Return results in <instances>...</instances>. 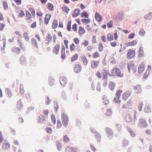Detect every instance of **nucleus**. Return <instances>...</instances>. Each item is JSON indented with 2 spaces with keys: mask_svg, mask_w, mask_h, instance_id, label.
<instances>
[{
  "mask_svg": "<svg viewBox=\"0 0 152 152\" xmlns=\"http://www.w3.org/2000/svg\"><path fill=\"white\" fill-rule=\"evenodd\" d=\"M102 99L103 102L105 105H106L109 104V101L105 95H103Z\"/></svg>",
  "mask_w": 152,
  "mask_h": 152,
  "instance_id": "nucleus-26",
  "label": "nucleus"
},
{
  "mask_svg": "<svg viewBox=\"0 0 152 152\" xmlns=\"http://www.w3.org/2000/svg\"><path fill=\"white\" fill-rule=\"evenodd\" d=\"M59 80L60 84L63 86H64L67 82L66 78L64 76L60 77Z\"/></svg>",
  "mask_w": 152,
  "mask_h": 152,
  "instance_id": "nucleus-8",
  "label": "nucleus"
},
{
  "mask_svg": "<svg viewBox=\"0 0 152 152\" xmlns=\"http://www.w3.org/2000/svg\"><path fill=\"white\" fill-rule=\"evenodd\" d=\"M61 97L64 99H65L66 98V95L64 91H62L61 93Z\"/></svg>",
  "mask_w": 152,
  "mask_h": 152,
  "instance_id": "nucleus-59",
  "label": "nucleus"
},
{
  "mask_svg": "<svg viewBox=\"0 0 152 152\" xmlns=\"http://www.w3.org/2000/svg\"><path fill=\"white\" fill-rule=\"evenodd\" d=\"M135 51L134 50L129 49L128 50L127 54V58L130 59L133 57L134 55Z\"/></svg>",
  "mask_w": 152,
  "mask_h": 152,
  "instance_id": "nucleus-7",
  "label": "nucleus"
},
{
  "mask_svg": "<svg viewBox=\"0 0 152 152\" xmlns=\"http://www.w3.org/2000/svg\"><path fill=\"white\" fill-rule=\"evenodd\" d=\"M32 44L34 47L38 48V46L37 45V42L36 39L34 38H32L31 39Z\"/></svg>",
  "mask_w": 152,
  "mask_h": 152,
  "instance_id": "nucleus-30",
  "label": "nucleus"
},
{
  "mask_svg": "<svg viewBox=\"0 0 152 152\" xmlns=\"http://www.w3.org/2000/svg\"><path fill=\"white\" fill-rule=\"evenodd\" d=\"M122 92V91L121 90H119L116 91L115 95L116 96V97L118 99H119L121 96V94Z\"/></svg>",
  "mask_w": 152,
  "mask_h": 152,
  "instance_id": "nucleus-37",
  "label": "nucleus"
},
{
  "mask_svg": "<svg viewBox=\"0 0 152 152\" xmlns=\"http://www.w3.org/2000/svg\"><path fill=\"white\" fill-rule=\"evenodd\" d=\"M143 104L142 102H140L138 104V108L140 111H141L142 110Z\"/></svg>",
  "mask_w": 152,
  "mask_h": 152,
  "instance_id": "nucleus-45",
  "label": "nucleus"
},
{
  "mask_svg": "<svg viewBox=\"0 0 152 152\" xmlns=\"http://www.w3.org/2000/svg\"><path fill=\"white\" fill-rule=\"evenodd\" d=\"M20 61L21 64L24 65L25 64L26 62V60L25 56L23 55L20 58Z\"/></svg>",
  "mask_w": 152,
  "mask_h": 152,
  "instance_id": "nucleus-15",
  "label": "nucleus"
},
{
  "mask_svg": "<svg viewBox=\"0 0 152 152\" xmlns=\"http://www.w3.org/2000/svg\"><path fill=\"white\" fill-rule=\"evenodd\" d=\"M10 146V145L8 142L5 141L2 144V148L4 149H7L9 148Z\"/></svg>",
  "mask_w": 152,
  "mask_h": 152,
  "instance_id": "nucleus-22",
  "label": "nucleus"
},
{
  "mask_svg": "<svg viewBox=\"0 0 152 152\" xmlns=\"http://www.w3.org/2000/svg\"><path fill=\"white\" fill-rule=\"evenodd\" d=\"M6 39H3L0 41V46L1 47V50L3 51L4 50L6 46Z\"/></svg>",
  "mask_w": 152,
  "mask_h": 152,
  "instance_id": "nucleus-6",
  "label": "nucleus"
},
{
  "mask_svg": "<svg viewBox=\"0 0 152 152\" xmlns=\"http://www.w3.org/2000/svg\"><path fill=\"white\" fill-rule=\"evenodd\" d=\"M99 63V61H93L91 63V67L93 69H94L95 68L97 67Z\"/></svg>",
  "mask_w": 152,
  "mask_h": 152,
  "instance_id": "nucleus-18",
  "label": "nucleus"
},
{
  "mask_svg": "<svg viewBox=\"0 0 152 152\" xmlns=\"http://www.w3.org/2000/svg\"><path fill=\"white\" fill-rule=\"evenodd\" d=\"M5 91L8 94V97H10L12 96L11 91L9 88H6L5 89Z\"/></svg>",
  "mask_w": 152,
  "mask_h": 152,
  "instance_id": "nucleus-50",
  "label": "nucleus"
},
{
  "mask_svg": "<svg viewBox=\"0 0 152 152\" xmlns=\"http://www.w3.org/2000/svg\"><path fill=\"white\" fill-rule=\"evenodd\" d=\"M75 46L74 43H72L70 45V49L71 51H73L74 50Z\"/></svg>",
  "mask_w": 152,
  "mask_h": 152,
  "instance_id": "nucleus-63",
  "label": "nucleus"
},
{
  "mask_svg": "<svg viewBox=\"0 0 152 152\" xmlns=\"http://www.w3.org/2000/svg\"><path fill=\"white\" fill-rule=\"evenodd\" d=\"M26 15L27 19L28 20H30L31 18V15L28 11H26Z\"/></svg>",
  "mask_w": 152,
  "mask_h": 152,
  "instance_id": "nucleus-54",
  "label": "nucleus"
},
{
  "mask_svg": "<svg viewBox=\"0 0 152 152\" xmlns=\"http://www.w3.org/2000/svg\"><path fill=\"white\" fill-rule=\"evenodd\" d=\"M51 118L53 124H55L56 123V119L55 116L53 114L51 115Z\"/></svg>",
  "mask_w": 152,
  "mask_h": 152,
  "instance_id": "nucleus-57",
  "label": "nucleus"
},
{
  "mask_svg": "<svg viewBox=\"0 0 152 152\" xmlns=\"http://www.w3.org/2000/svg\"><path fill=\"white\" fill-rule=\"evenodd\" d=\"M112 111L111 109H107L105 113V115L107 116H109L111 115Z\"/></svg>",
  "mask_w": 152,
  "mask_h": 152,
  "instance_id": "nucleus-35",
  "label": "nucleus"
},
{
  "mask_svg": "<svg viewBox=\"0 0 152 152\" xmlns=\"http://www.w3.org/2000/svg\"><path fill=\"white\" fill-rule=\"evenodd\" d=\"M112 76L117 75L118 77H122L123 76V74L121 75V71L120 69L115 68L114 69H112L111 72Z\"/></svg>",
  "mask_w": 152,
  "mask_h": 152,
  "instance_id": "nucleus-3",
  "label": "nucleus"
},
{
  "mask_svg": "<svg viewBox=\"0 0 152 152\" xmlns=\"http://www.w3.org/2000/svg\"><path fill=\"white\" fill-rule=\"evenodd\" d=\"M54 107L56 111H57L58 108V104L56 101L53 102Z\"/></svg>",
  "mask_w": 152,
  "mask_h": 152,
  "instance_id": "nucleus-46",
  "label": "nucleus"
},
{
  "mask_svg": "<svg viewBox=\"0 0 152 152\" xmlns=\"http://www.w3.org/2000/svg\"><path fill=\"white\" fill-rule=\"evenodd\" d=\"M137 42V41L135 40L126 43V45L127 46H133L136 45Z\"/></svg>",
  "mask_w": 152,
  "mask_h": 152,
  "instance_id": "nucleus-20",
  "label": "nucleus"
},
{
  "mask_svg": "<svg viewBox=\"0 0 152 152\" xmlns=\"http://www.w3.org/2000/svg\"><path fill=\"white\" fill-rule=\"evenodd\" d=\"M23 36L26 41L28 42L29 41V39L27 32H24L23 34Z\"/></svg>",
  "mask_w": 152,
  "mask_h": 152,
  "instance_id": "nucleus-41",
  "label": "nucleus"
},
{
  "mask_svg": "<svg viewBox=\"0 0 152 152\" xmlns=\"http://www.w3.org/2000/svg\"><path fill=\"white\" fill-rule=\"evenodd\" d=\"M23 107V105L21 103V99L19 100L17 104V107L18 109H20L21 108H22Z\"/></svg>",
  "mask_w": 152,
  "mask_h": 152,
  "instance_id": "nucleus-33",
  "label": "nucleus"
},
{
  "mask_svg": "<svg viewBox=\"0 0 152 152\" xmlns=\"http://www.w3.org/2000/svg\"><path fill=\"white\" fill-rule=\"evenodd\" d=\"M81 21L83 23H90L91 22V20L90 18L82 19L81 20Z\"/></svg>",
  "mask_w": 152,
  "mask_h": 152,
  "instance_id": "nucleus-47",
  "label": "nucleus"
},
{
  "mask_svg": "<svg viewBox=\"0 0 152 152\" xmlns=\"http://www.w3.org/2000/svg\"><path fill=\"white\" fill-rule=\"evenodd\" d=\"M138 125L140 128H145L147 126L146 121L142 119H139Z\"/></svg>",
  "mask_w": 152,
  "mask_h": 152,
  "instance_id": "nucleus-4",
  "label": "nucleus"
},
{
  "mask_svg": "<svg viewBox=\"0 0 152 152\" xmlns=\"http://www.w3.org/2000/svg\"><path fill=\"white\" fill-rule=\"evenodd\" d=\"M107 25L108 28H111L113 26V23L112 21L111 20L109 21L107 23Z\"/></svg>",
  "mask_w": 152,
  "mask_h": 152,
  "instance_id": "nucleus-55",
  "label": "nucleus"
},
{
  "mask_svg": "<svg viewBox=\"0 0 152 152\" xmlns=\"http://www.w3.org/2000/svg\"><path fill=\"white\" fill-rule=\"evenodd\" d=\"M107 39L109 41H112L113 39V36L111 34H109L107 35Z\"/></svg>",
  "mask_w": 152,
  "mask_h": 152,
  "instance_id": "nucleus-42",
  "label": "nucleus"
},
{
  "mask_svg": "<svg viewBox=\"0 0 152 152\" xmlns=\"http://www.w3.org/2000/svg\"><path fill=\"white\" fill-rule=\"evenodd\" d=\"M143 48L142 46H140L139 50L138 56L139 57H141L143 55Z\"/></svg>",
  "mask_w": 152,
  "mask_h": 152,
  "instance_id": "nucleus-24",
  "label": "nucleus"
},
{
  "mask_svg": "<svg viewBox=\"0 0 152 152\" xmlns=\"http://www.w3.org/2000/svg\"><path fill=\"white\" fill-rule=\"evenodd\" d=\"M51 17V15L49 13L48 14H47L45 15L44 20V22L47 25Z\"/></svg>",
  "mask_w": 152,
  "mask_h": 152,
  "instance_id": "nucleus-9",
  "label": "nucleus"
},
{
  "mask_svg": "<svg viewBox=\"0 0 152 152\" xmlns=\"http://www.w3.org/2000/svg\"><path fill=\"white\" fill-rule=\"evenodd\" d=\"M52 36L50 34H48L46 38L48 40V42H50L52 40Z\"/></svg>",
  "mask_w": 152,
  "mask_h": 152,
  "instance_id": "nucleus-60",
  "label": "nucleus"
},
{
  "mask_svg": "<svg viewBox=\"0 0 152 152\" xmlns=\"http://www.w3.org/2000/svg\"><path fill=\"white\" fill-rule=\"evenodd\" d=\"M72 149V147L67 146L66 148V152H71Z\"/></svg>",
  "mask_w": 152,
  "mask_h": 152,
  "instance_id": "nucleus-61",
  "label": "nucleus"
},
{
  "mask_svg": "<svg viewBox=\"0 0 152 152\" xmlns=\"http://www.w3.org/2000/svg\"><path fill=\"white\" fill-rule=\"evenodd\" d=\"M99 51H102L103 48V46L102 42H100L99 44Z\"/></svg>",
  "mask_w": 152,
  "mask_h": 152,
  "instance_id": "nucleus-53",
  "label": "nucleus"
},
{
  "mask_svg": "<svg viewBox=\"0 0 152 152\" xmlns=\"http://www.w3.org/2000/svg\"><path fill=\"white\" fill-rule=\"evenodd\" d=\"M39 123L42 124L44 121H46V117L44 115H41L39 117Z\"/></svg>",
  "mask_w": 152,
  "mask_h": 152,
  "instance_id": "nucleus-16",
  "label": "nucleus"
},
{
  "mask_svg": "<svg viewBox=\"0 0 152 152\" xmlns=\"http://www.w3.org/2000/svg\"><path fill=\"white\" fill-rule=\"evenodd\" d=\"M20 92L21 93V94H23L24 91V88L23 86V84H20Z\"/></svg>",
  "mask_w": 152,
  "mask_h": 152,
  "instance_id": "nucleus-52",
  "label": "nucleus"
},
{
  "mask_svg": "<svg viewBox=\"0 0 152 152\" xmlns=\"http://www.w3.org/2000/svg\"><path fill=\"white\" fill-rule=\"evenodd\" d=\"M95 18L96 20L98 22H100L102 19V16L97 12H96L95 14Z\"/></svg>",
  "mask_w": 152,
  "mask_h": 152,
  "instance_id": "nucleus-10",
  "label": "nucleus"
},
{
  "mask_svg": "<svg viewBox=\"0 0 152 152\" xmlns=\"http://www.w3.org/2000/svg\"><path fill=\"white\" fill-rule=\"evenodd\" d=\"M69 140V138L67 135H65L63 137V141L65 142H68Z\"/></svg>",
  "mask_w": 152,
  "mask_h": 152,
  "instance_id": "nucleus-49",
  "label": "nucleus"
},
{
  "mask_svg": "<svg viewBox=\"0 0 152 152\" xmlns=\"http://www.w3.org/2000/svg\"><path fill=\"white\" fill-rule=\"evenodd\" d=\"M81 69V66L79 64H77L75 65L74 68V70L76 73H79L80 72Z\"/></svg>",
  "mask_w": 152,
  "mask_h": 152,
  "instance_id": "nucleus-11",
  "label": "nucleus"
},
{
  "mask_svg": "<svg viewBox=\"0 0 152 152\" xmlns=\"http://www.w3.org/2000/svg\"><path fill=\"white\" fill-rule=\"evenodd\" d=\"M11 51L12 52H14L15 53L19 54L20 53V49L19 48H13L11 49Z\"/></svg>",
  "mask_w": 152,
  "mask_h": 152,
  "instance_id": "nucleus-23",
  "label": "nucleus"
},
{
  "mask_svg": "<svg viewBox=\"0 0 152 152\" xmlns=\"http://www.w3.org/2000/svg\"><path fill=\"white\" fill-rule=\"evenodd\" d=\"M115 84L112 82H110L109 85L108 86L110 89L112 91H113L115 88Z\"/></svg>",
  "mask_w": 152,
  "mask_h": 152,
  "instance_id": "nucleus-27",
  "label": "nucleus"
},
{
  "mask_svg": "<svg viewBox=\"0 0 152 152\" xmlns=\"http://www.w3.org/2000/svg\"><path fill=\"white\" fill-rule=\"evenodd\" d=\"M139 35L141 36H144L145 35V31L143 29L142 30H140L139 31Z\"/></svg>",
  "mask_w": 152,
  "mask_h": 152,
  "instance_id": "nucleus-62",
  "label": "nucleus"
},
{
  "mask_svg": "<svg viewBox=\"0 0 152 152\" xmlns=\"http://www.w3.org/2000/svg\"><path fill=\"white\" fill-rule=\"evenodd\" d=\"M126 121L128 122H132L133 121V118L131 115L129 114H127L125 118Z\"/></svg>",
  "mask_w": 152,
  "mask_h": 152,
  "instance_id": "nucleus-17",
  "label": "nucleus"
},
{
  "mask_svg": "<svg viewBox=\"0 0 152 152\" xmlns=\"http://www.w3.org/2000/svg\"><path fill=\"white\" fill-rule=\"evenodd\" d=\"M127 68L129 73H130L131 70H132L133 73H134L137 71V68L135 66V64L133 62L131 61L128 63Z\"/></svg>",
  "mask_w": 152,
  "mask_h": 152,
  "instance_id": "nucleus-2",
  "label": "nucleus"
},
{
  "mask_svg": "<svg viewBox=\"0 0 152 152\" xmlns=\"http://www.w3.org/2000/svg\"><path fill=\"white\" fill-rule=\"evenodd\" d=\"M129 94L128 93H124L122 94L123 99L125 100L129 96Z\"/></svg>",
  "mask_w": 152,
  "mask_h": 152,
  "instance_id": "nucleus-44",
  "label": "nucleus"
},
{
  "mask_svg": "<svg viewBox=\"0 0 152 152\" xmlns=\"http://www.w3.org/2000/svg\"><path fill=\"white\" fill-rule=\"evenodd\" d=\"M144 66L143 65L142 66L141 65L138 67V72L140 74L144 71Z\"/></svg>",
  "mask_w": 152,
  "mask_h": 152,
  "instance_id": "nucleus-32",
  "label": "nucleus"
},
{
  "mask_svg": "<svg viewBox=\"0 0 152 152\" xmlns=\"http://www.w3.org/2000/svg\"><path fill=\"white\" fill-rule=\"evenodd\" d=\"M78 55L77 54H75L71 58V60L72 62H73L75 61L78 58Z\"/></svg>",
  "mask_w": 152,
  "mask_h": 152,
  "instance_id": "nucleus-38",
  "label": "nucleus"
},
{
  "mask_svg": "<svg viewBox=\"0 0 152 152\" xmlns=\"http://www.w3.org/2000/svg\"><path fill=\"white\" fill-rule=\"evenodd\" d=\"M144 111L146 113H149L151 112L150 107L148 105H146L144 110Z\"/></svg>",
  "mask_w": 152,
  "mask_h": 152,
  "instance_id": "nucleus-25",
  "label": "nucleus"
},
{
  "mask_svg": "<svg viewBox=\"0 0 152 152\" xmlns=\"http://www.w3.org/2000/svg\"><path fill=\"white\" fill-rule=\"evenodd\" d=\"M90 130L92 133L95 134H97V133H98V132H97L94 128H90Z\"/></svg>",
  "mask_w": 152,
  "mask_h": 152,
  "instance_id": "nucleus-64",
  "label": "nucleus"
},
{
  "mask_svg": "<svg viewBox=\"0 0 152 152\" xmlns=\"http://www.w3.org/2000/svg\"><path fill=\"white\" fill-rule=\"evenodd\" d=\"M3 6L4 10H6L8 7L7 4L5 1H3Z\"/></svg>",
  "mask_w": 152,
  "mask_h": 152,
  "instance_id": "nucleus-51",
  "label": "nucleus"
},
{
  "mask_svg": "<svg viewBox=\"0 0 152 152\" xmlns=\"http://www.w3.org/2000/svg\"><path fill=\"white\" fill-rule=\"evenodd\" d=\"M101 135L98 132L95 134V137L97 141L100 142L101 140Z\"/></svg>",
  "mask_w": 152,
  "mask_h": 152,
  "instance_id": "nucleus-36",
  "label": "nucleus"
},
{
  "mask_svg": "<svg viewBox=\"0 0 152 152\" xmlns=\"http://www.w3.org/2000/svg\"><path fill=\"white\" fill-rule=\"evenodd\" d=\"M72 21H69L67 24V29L68 31H71V24Z\"/></svg>",
  "mask_w": 152,
  "mask_h": 152,
  "instance_id": "nucleus-39",
  "label": "nucleus"
},
{
  "mask_svg": "<svg viewBox=\"0 0 152 152\" xmlns=\"http://www.w3.org/2000/svg\"><path fill=\"white\" fill-rule=\"evenodd\" d=\"M62 9L63 11L66 13H68L69 11V9L66 6L62 7Z\"/></svg>",
  "mask_w": 152,
  "mask_h": 152,
  "instance_id": "nucleus-43",
  "label": "nucleus"
},
{
  "mask_svg": "<svg viewBox=\"0 0 152 152\" xmlns=\"http://www.w3.org/2000/svg\"><path fill=\"white\" fill-rule=\"evenodd\" d=\"M81 18H88L89 17V15L88 13L86 11H85L81 13Z\"/></svg>",
  "mask_w": 152,
  "mask_h": 152,
  "instance_id": "nucleus-28",
  "label": "nucleus"
},
{
  "mask_svg": "<svg viewBox=\"0 0 152 152\" xmlns=\"http://www.w3.org/2000/svg\"><path fill=\"white\" fill-rule=\"evenodd\" d=\"M105 130L107 137L109 139H111L113 136V133L111 129L108 127H106Z\"/></svg>",
  "mask_w": 152,
  "mask_h": 152,
  "instance_id": "nucleus-5",
  "label": "nucleus"
},
{
  "mask_svg": "<svg viewBox=\"0 0 152 152\" xmlns=\"http://www.w3.org/2000/svg\"><path fill=\"white\" fill-rule=\"evenodd\" d=\"M58 24V22L57 20L56 19L55 20L53 21V24H52V28L53 29L56 28L57 27Z\"/></svg>",
  "mask_w": 152,
  "mask_h": 152,
  "instance_id": "nucleus-31",
  "label": "nucleus"
},
{
  "mask_svg": "<svg viewBox=\"0 0 152 152\" xmlns=\"http://www.w3.org/2000/svg\"><path fill=\"white\" fill-rule=\"evenodd\" d=\"M60 47V45L59 44H56L55 45L54 48L53 50V52L55 53L57 55L58 54Z\"/></svg>",
  "mask_w": 152,
  "mask_h": 152,
  "instance_id": "nucleus-13",
  "label": "nucleus"
},
{
  "mask_svg": "<svg viewBox=\"0 0 152 152\" xmlns=\"http://www.w3.org/2000/svg\"><path fill=\"white\" fill-rule=\"evenodd\" d=\"M61 120L63 125L66 126L68 124V116L65 113L63 112L61 113Z\"/></svg>",
  "mask_w": 152,
  "mask_h": 152,
  "instance_id": "nucleus-1",
  "label": "nucleus"
},
{
  "mask_svg": "<svg viewBox=\"0 0 152 152\" xmlns=\"http://www.w3.org/2000/svg\"><path fill=\"white\" fill-rule=\"evenodd\" d=\"M72 30L74 31H77V25L76 23L74 24L72 27Z\"/></svg>",
  "mask_w": 152,
  "mask_h": 152,
  "instance_id": "nucleus-58",
  "label": "nucleus"
},
{
  "mask_svg": "<svg viewBox=\"0 0 152 152\" xmlns=\"http://www.w3.org/2000/svg\"><path fill=\"white\" fill-rule=\"evenodd\" d=\"M55 80L52 77H50L48 79V83L51 86H53L55 83Z\"/></svg>",
  "mask_w": 152,
  "mask_h": 152,
  "instance_id": "nucleus-19",
  "label": "nucleus"
},
{
  "mask_svg": "<svg viewBox=\"0 0 152 152\" xmlns=\"http://www.w3.org/2000/svg\"><path fill=\"white\" fill-rule=\"evenodd\" d=\"M81 59L84 65L86 66L88 64V61L86 57L85 56H82Z\"/></svg>",
  "mask_w": 152,
  "mask_h": 152,
  "instance_id": "nucleus-29",
  "label": "nucleus"
},
{
  "mask_svg": "<svg viewBox=\"0 0 152 152\" xmlns=\"http://www.w3.org/2000/svg\"><path fill=\"white\" fill-rule=\"evenodd\" d=\"M85 32L84 28L80 26L79 27L78 33L80 34H82Z\"/></svg>",
  "mask_w": 152,
  "mask_h": 152,
  "instance_id": "nucleus-34",
  "label": "nucleus"
},
{
  "mask_svg": "<svg viewBox=\"0 0 152 152\" xmlns=\"http://www.w3.org/2000/svg\"><path fill=\"white\" fill-rule=\"evenodd\" d=\"M129 141L125 139H124L122 141V146L125 147L128 144Z\"/></svg>",
  "mask_w": 152,
  "mask_h": 152,
  "instance_id": "nucleus-48",
  "label": "nucleus"
},
{
  "mask_svg": "<svg viewBox=\"0 0 152 152\" xmlns=\"http://www.w3.org/2000/svg\"><path fill=\"white\" fill-rule=\"evenodd\" d=\"M48 8L50 10L52 11L54 10V6L53 4L50 3H48L47 4Z\"/></svg>",
  "mask_w": 152,
  "mask_h": 152,
  "instance_id": "nucleus-40",
  "label": "nucleus"
},
{
  "mask_svg": "<svg viewBox=\"0 0 152 152\" xmlns=\"http://www.w3.org/2000/svg\"><path fill=\"white\" fill-rule=\"evenodd\" d=\"M80 12V10L79 9H76L74 10L72 15L73 18L76 17L79 15Z\"/></svg>",
  "mask_w": 152,
  "mask_h": 152,
  "instance_id": "nucleus-12",
  "label": "nucleus"
},
{
  "mask_svg": "<svg viewBox=\"0 0 152 152\" xmlns=\"http://www.w3.org/2000/svg\"><path fill=\"white\" fill-rule=\"evenodd\" d=\"M57 149L58 150L60 151L61 149V144L58 142H56Z\"/></svg>",
  "mask_w": 152,
  "mask_h": 152,
  "instance_id": "nucleus-56",
  "label": "nucleus"
},
{
  "mask_svg": "<svg viewBox=\"0 0 152 152\" xmlns=\"http://www.w3.org/2000/svg\"><path fill=\"white\" fill-rule=\"evenodd\" d=\"M144 18L148 20H152V13H148L144 16Z\"/></svg>",
  "mask_w": 152,
  "mask_h": 152,
  "instance_id": "nucleus-21",
  "label": "nucleus"
},
{
  "mask_svg": "<svg viewBox=\"0 0 152 152\" xmlns=\"http://www.w3.org/2000/svg\"><path fill=\"white\" fill-rule=\"evenodd\" d=\"M65 48L64 46V45L62 46V47L61 51V59H64L65 58Z\"/></svg>",
  "mask_w": 152,
  "mask_h": 152,
  "instance_id": "nucleus-14",
  "label": "nucleus"
}]
</instances>
